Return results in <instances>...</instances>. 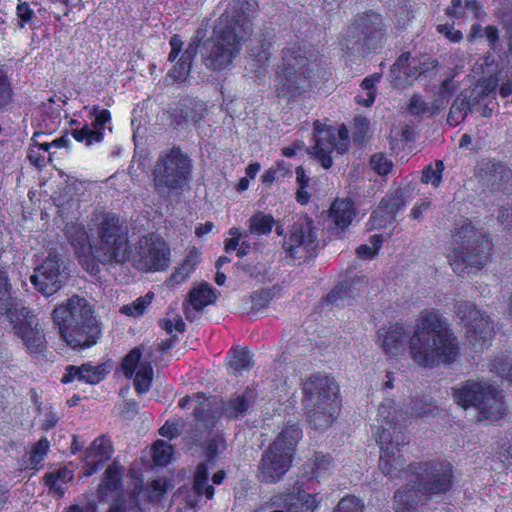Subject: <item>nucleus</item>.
Listing matches in <instances>:
<instances>
[{"mask_svg": "<svg viewBox=\"0 0 512 512\" xmlns=\"http://www.w3.org/2000/svg\"><path fill=\"white\" fill-rule=\"evenodd\" d=\"M377 335L389 358L399 359L408 351L412 361L423 368L450 364L459 354L456 336L447 319L436 310L422 311L413 332L404 324L396 323L379 329Z\"/></svg>", "mask_w": 512, "mask_h": 512, "instance_id": "obj_1", "label": "nucleus"}, {"mask_svg": "<svg viewBox=\"0 0 512 512\" xmlns=\"http://www.w3.org/2000/svg\"><path fill=\"white\" fill-rule=\"evenodd\" d=\"M454 483L455 468L448 460L412 461L407 465L405 484L394 492V510L418 512L419 507L447 495Z\"/></svg>", "mask_w": 512, "mask_h": 512, "instance_id": "obj_2", "label": "nucleus"}, {"mask_svg": "<svg viewBox=\"0 0 512 512\" xmlns=\"http://www.w3.org/2000/svg\"><path fill=\"white\" fill-rule=\"evenodd\" d=\"M252 9L253 3L235 0L220 16L212 36L204 43L203 63L208 69L224 70L238 56L252 31Z\"/></svg>", "mask_w": 512, "mask_h": 512, "instance_id": "obj_3", "label": "nucleus"}, {"mask_svg": "<svg viewBox=\"0 0 512 512\" xmlns=\"http://www.w3.org/2000/svg\"><path fill=\"white\" fill-rule=\"evenodd\" d=\"M410 411L395 408L392 400H385L379 405V416L385 421L386 427L378 428L375 441L380 448H400L410 444V436L403 430L409 417H434L438 413L437 406L424 398L412 399Z\"/></svg>", "mask_w": 512, "mask_h": 512, "instance_id": "obj_4", "label": "nucleus"}, {"mask_svg": "<svg viewBox=\"0 0 512 512\" xmlns=\"http://www.w3.org/2000/svg\"><path fill=\"white\" fill-rule=\"evenodd\" d=\"M315 58L301 45L293 43L282 50V62L275 78V92L288 101L302 95L310 88Z\"/></svg>", "mask_w": 512, "mask_h": 512, "instance_id": "obj_5", "label": "nucleus"}, {"mask_svg": "<svg viewBox=\"0 0 512 512\" xmlns=\"http://www.w3.org/2000/svg\"><path fill=\"white\" fill-rule=\"evenodd\" d=\"M304 406L310 426L325 430L339 414V387L334 378L313 374L303 384Z\"/></svg>", "mask_w": 512, "mask_h": 512, "instance_id": "obj_6", "label": "nucleus"}, {"mask_svg": "<svg viewBox=\"0 0 512 512\" xmlns=\"http://www.w3.org/2000/svg\"><path fill=\"white\" fill-rule=\"evenodd\" d=\"M453 397L464 408L475 407L479 421H497L506 412L502 392L485 381L468 380L461 387L453 388Z\"/></svg>", "mask_w": 512, "mask_h": 512, "instance_id": "obj_7", "label": "nucleus"}, {"mask_svg": "<svg viewBox=\"0 0 512 512\" xmlns=\"http://www.w3.org/2000/svg\"><path fill=\"white\" fill-rule=\"evenodd\" d=\"M92 221L97 227L99 245L96 258L101 263H124L129 260L128 228L114 213L97 212Z\"/></svg>", "mask_w": 512, "mask_h": 512, "instance_id": "obj_8", "label": "nucleus"}, {"mask_svg": "<svg viewBox=\"0 0 512 512\" xmlns=\"http://www.w3.org/2000/svg\"><path fill=\"white\" fill-rule=\"evenodd\" d=\"M384 38L383 21L375 12L363 13L348 25L342 34L341 43L346 52L364 56L376 49Z\"/></svg>", "mask_w": 512, "mask_h": 512, "instance_id": "obj_9", "label": "nucleus"}, {"mask_svg": "<svg viewBox=\"0 0 512 512\" xmlns=\"http://www.w3.org/2000/svg\"><path fill=\"white\" fill-rule=\"evenodd\" d=\"M192 171L191 160L179 148H173L159 157L154 169V187L161 196H169L182 189Z\"/></svg>", "mask_w": 512, "mask_h": 512, "instance_id": "obj_10", "label": "nucleus"}, {"mask_svg": "<svg viewBox=\"0 0 512 512\" xmlns=\"http://www.w3.org/2000/svg\"><path fill=\"white\" fill-rule=\"evenodd\" d=\"M318 229L307 215H301L292 224L283 241L286 257L302 262L314 257L320 247Z\"/></svg>", "mask_w": 512, "mask_h": 512, "instance_id": "obj_11", "label": "nucleus"}, {"mask_svg": "<svg viewBox=\"0 0 512 512\" xmlns=\"http://www.w3.org/2000/svg\"><path fill=\"white\" fill-rule=\"evenodd\" d=\"M455 314L465 328L466 338L472 346L482 347L494 337L493 321L474 302L458 301Z\"/></svg>", "mask_w": 512, "mask_h": 512, "instance_id": "obj_12", "label": "nucleus"}, {"mask_svg": "<svg viewBox=\"0 0 512 512\" xmlns=\"http://www.w3.org/2000/svg\"><path fill=\"white\" fill-rule=\"evenodd\" d=\"M6 315L28 353L43 355L47 349L45 335L32 312L24 306L16 305Z\"/></svg>", "mask_w": 512, "mask_h": 512, "instance_id": "obj_13", "label": "nucleus"}, {"mask_svg": "<svg viewBox=\"0 0 512 512\" xmlns=\"http://www.w3.org/2000/svg\"><path fill=\"white\" fill-rule=\"evenodd\" d=\"M315 145L308 149V153L316 158L323 168L329 169L332 164L330 154L334 149L343 154L348 150L349 136L345 126L339 129L327 127L319 121L314 122Z\"/></svg>", "mask_w": 512, "mask_h": 512, "instance_id": "obj_14", "label": "nucleus"}, {"mask_svg": "<svg viewBox=\"0 0 512 512\" xmlns=\"http://www.w3.org/2000/svg\"><path fill=\"white\" fill-rule=\"evenodd\" d=\"M135 249L134 265L141 271H162L170 264V249L158 235L142 236Z\"/></svg>", "mask_w": 512, "mask_h": 512, "instance_id": "obj_15", "label": "nucleus"}, {"mask_svg": "<svg viewBox=\"0 0 512 512\" xmlns=\"http://www.w3.org/2000/svg\"><path fill=\"white\" fill-rule=\"evenodd\" d=\"M491 250V242L484 239L481 242L458 246L448 254V261L453 271L464 276L472 270H481L488 262Z\"/></svg>", "mask_w": 512, "mask_h": 512, "instance_id": "obj_16", "label": "nucleus"}, {"mask_svg": "<svg viewBox=\"0 0 512 512\" xmlns=\"http://www.w3.org/2000/svg\"><path fill=\"white\" fill-rule=\"evenodd\" d=\"M66 279L67 274L63 263L56 253H49L42 265L35 268L34 274L30 277L31 283L46 297L58 292Z\"/></svg>", "mask_w": 512, "mask_h": 512, "instance_id": "obj_17", "label": "nucleus"}, {"mask_svg": "<svg viewBox=\"0 0 512 512\" xmlns=\"http://www.w3.org/2000/svg\"><path fill=\"white\" fill-rule=\"evenodd\" d=\"M143 347L132 349L123 359L121 367L126 378H133L135 390L139 394L150 390L153 381V367L151 364V353L142 356Z\"/></svg>", "mask_w": 512, "mask_h": 512, "instance_id": "obj_18", "label": "nucleus"}, {"mask_svg": "<svg viewBox=\"0 0 512 512\" xmlns=\"http://www.w3.org/2000/svg\"><path fill=\"white\" fill-rule=\"evenodd\" d=\"M52 315L59 331L69 325L73 326L88 322V320H96L88 301L77 295L69 298L66 303L55 307Z\"/></svg>", "mask_w": 512, "mask_h": 512, "instance_id": "obj_19", "label": "nucleus"}, {"mask_svg": "<svg viewBox=\"0 0 512 512\" xmlns=\"http://www.w3.org/2000/svg\"><path fill=\"white\" fill-rule=\"evenodd\" d=\"M206 113L205 103L193 98L181 99L169 109L171 125L179 131H185L191 126L198 125Z\"/></svg>", "mask_w": 512, "mask_h": 512, "instance_id": "obj_20", "label": "nucleus"}, {"mask_svg": "<svg viewBox=\"0 0 512 512\" xmlns=\"http://www.w3.org/2000/svg\"><path fill=\"white\" fill-rule=\"evenodd\" d=\"M292 455L288 450H266L259 465V478L265 483H276L288 471Z\"/></svg>", "mask_w": 512, "mask_h": 512, "instance_id": "obj_21", "label": "nucleus"}, {"mask_svg": "<svg viewBox=\"0 0 512 512\" xmlns=\"http://www.w3.org/2000/svg\"><path fill=\"white\" fill-rule=\"evenodd\" d=\"M193 400L196 402L193 409L194 417L197 421L203 422L205 428L208 429L205 436V448H224L227 444L222 433L218 429H212L215 415L211 411V401L203 393L195 394Z\"/></svg>", "mask_w": 512, "mask_h": 512, "instance_id": "obj_22", "label": "nucleus"}, {"mask_svg": "<svg viewBox=\"0 0 512 512\" xmlns=\"http://www.w3.org/2000/svg\"><path fill=\"white\" fill-rule=\"evenodd\" d=\"M63 340L73 349H85L95 345L101 335L97 320H88L77 325H69L59 331Z\"/></svg>", "mask_w": 512, "mask_h": 512, "instance_id": "obj_23", "label": "nucleus"}, {"mask_svg": "<svg viewBox=\"0 0 512 512\" xmlns=\"http://www.w3.org/2000/svg\"><path fill=\"white\" fill-rule=\"evenodd\" d=\"M406 206L404 192L397 189L394 193L386 195L380 202L376 210L373 211L370 222L375 228H381L387 222H392L398 211Z\"/></svg>", "mask_w": 512, "mask_h": 512, "instance_id": "obj_24", "label": "nucleus"}, {"mask_svg": "<svg viewBox=\"0 0 512 512\" xmlns=\"http://www.w3.org/2000/svg\"><path fill=\"white\" fill-rule=\"evenodd\" d=\"M356 216L354 204L348 199H336L328 211L330 230L338 237L350 226Z\"/></svg>", "mask_w": 512, "mask_h": 512, "instance_id": "obj_25", "label": "nucleus"}, {"mask_svg": "<svg viewBox=\"0 0 512 512\" xmlns=\"http://www.w3.org/2000/svg\"><path fill=\"white\" fill-rule=\"evenodd\" d=\"M121 477V468L116 463H113L106 469L104 477L97 489V494L101 501L107 502L112 500L114 503L120 498L125 499Z\"/></svg>", "mask_w": 512, "mask_h": 512, "instance_id": "obj_26", "label": "nucleus"}, {"mask_svg": "<svg viewBox=\"0 0 512 512\" xmlns=\"http://www.w3.org/2000/svg\"><path fill=\"white\" fill-rule=\"evenodd\" d=\"M105 364L94 366L90 363L81 366L68 365L65 368V374L62 377L63 383H70L75 380L86 384H97L107 375Z\"/></svg>", "mask_w": 512, "mask_h": 512, "instance_id": "obj_27", "label": "nucleus"}, {"mask_svg": "<svg viewBox=\"0 0 512 512\" xmlns=\"http://www.w3.org/2000/svg\"><path fill=\"white\" fill-rule=\"evenodd\" d=\"M256 398V391L247 387L243 392L235 394L227 401L222 402L220 413L228 419L244 417L248 410L254 405Z\"/></svg>", "mask_w": 512, "mask_h": 512, "instance_id": "obj_28", "label": "nucleus"}, {"mask_svg": "<svg viewBox=\"0 0 512 512\" xmlns=\"http://www.w3.org/2000/svg\"><path fill=\"white\" fill-rule=\"evenodd\" d=\"M111 120L110 112L106 109L100 110L92 122L91 126L85 125L81 129H74L71 132L72 137L78 142H86L90 146L101 142L104 135V125Z\"/></svg>", "mask_w": 512, "mask_h": 512, "instance_id": "obj_29", "label": "nucleus"}, {"mask_svg": "<svg viewBox=\"0 0 512 512\" xmlns=\"http://www.w3.org/2000/svg\"><path fill=\"white\" fill-rule=\"evenodd\" d=\"M406 459L400 450H383L379 459L380 470L389 478H404L406 476Z\"/></svg>", "mask_w": 512, "mask_h": 512, "instance_id": "obj_30", "label": "nucleus"}, {"mask_svg": "<svg viewBox=\"0 0 512 512\" xmlns=\"http://www.w3.org/2000/svg\"><path fill=\"white\" fill-rule=\"evenodd\" d=\"M331 465L332 460L329 454L314 452L302 466V478H306L307 481L318 479L326 474Z\"/></svg>", "mask_w": 512, "mask_h": 512, "instance_id": "obj_31", "label": "nucleus"}, {"mask_svg": "<svg viewBox=\"0 0 512 512\" xmlns=\"http://www.w3.org/2000/svg\"><path fill=\"white\" fill-rule=\"evenodd\" d=\"M65 235L77 254L84 255L90 252L89 236L82 224L77 222L67 223L65 226Z\"/></svg>", "mask_w": 512, "mask_h": 512, "instance_id": "obj_32", "label": "nucleus"}, {"mask_svg": "<svg viewBox=\"0 0 512 512\" xmlns=\"http://www.w3.org/2000/svg\"><path fill=\"white\" fill-rule=\"evenodd\" d=\"M454 240L459 246L475 244L489 239V237L477 229L471 222L464 220L459 224L453 234Z\"/></svg>", "mask_w": 512, "mask_h": 512, "instance_id": "obj_33", "label": "nucleus"}, {"mask_svg": "<svg viewBox=\"0 0 512 512\" xmlns=\"http://www.w3.org/2000/svg\"><path fill=\"white\" fill-rule=\"evenodd\" d=\"M302 438L301 428L296 424H288L278 433L270 448H295Z\"/></svg>", "mask_w": 512, "mask_h": 512, "instance_id": "obj_34", "label": "nucleus"}, {"mask_svg": "<svg viewBox=\"0 0 512 512\" xmlns=\"http://www.w3.org/2000/svg\"><path fill=\"white\" fill-rule=\"evenodd\" d=\"M200 261L198 251H190L179 267L175 269L169 279L171 285L180 284L185 281Z\"/></svg>", "mask_w": 512, "mask_h": 512, "instance_id": "obj_35", "label": "nucleus"}, {"mask_svg": "<svg viewBox=\"0 0 512 512\" xmlns=\"http://www.w3.org/2000/svg\"><path fill=\"white\" fill-rule=\"evenodd\" d=\"M216 299L213 289L207 283L200 284L189 293V302L195 311H200Z\"/></svg>", "mask_w": 512, "mask_h": 512, "instance_id": "obj_36", "label": "nucleus"}, {"mask_svg": "<svg viewBox=\"0 0 512 512\" xmlns=\"http://www.w3.org/2000/svg\"><path fill=\"white\" fill-rule=\"evenodd\" d=\"M470 110V102L465 91L460 92L454 99L450 108L447 123L451 126H456L461 123L468 111Z\"/></svg>", "mask_w": 512, "mask_h": 512, "instance_id": "obj_37", "label": "nucleus"}, {"mask_svg": "<svg viewBox=\"0 0 512 512\" xmlns=\"http://www.w3.org/2000/svg\"><path fill=\"white\" fill-rule=\"evenodd\" d=\"M270 47L271 43L265 39H260L255 45L251 46L249 56L252 62L255 63L251 70L258 72L261 68L267 66L270 60Z\"/></svg>", "mask_w": 512, "mask_h": 512, "instance_id": "obj_38", "label": "nucleus"}, {"mask_svg": "<svg viewBox=\"0 0 512 512\" xmlns=\"http://www.w3.org/2000/svg\"><path fill=\"white\" fill-rule=\"evenodd\" d=\"M228 366L230 371L235 375L250 370L253 366L250 352L246 348H236L232 350Z\"/></svg>", "mask_w": 512, "mask_h": 512, "instance_id": "obj_39", "label": "nucleus"}, {"mask_svg": "<svg viewBox=\"0 0 512 512\" xmlns=\"http://www.w3.org/2000/svg\"><path fill=\"white\" fill-rule=\"evenodd\" d=\"M11 289L7 267L0 264V314H6L15 307L12 304Z\"/></svg>", "mask_w": 512, "mask_h": 512, "instance_id": "obj_40", "label": "nucleus"}, {"mask_svg": "<svg viewBox=\"0 0 512 512\" xmlns=\"http://www.w3.org/2000/svg\"><path fill=\"white\" fill-rule=\"evenodd\" d=\"M208 482V467L206 463H201L197 466L194 474L193 488L198 495L205 494L207 499H212L214 495V487L207 485Z\"/></svg>", "mask_w": 512, "mask_h": 512, "instance_id": "obj_41", "label": "nucleus"}, {"mask_svg": "<svg viewBox=\"0 0 512 512\" xmlns=\"http://www.w3.org/2000/svg\"><path fill=\"white\" fill-rule=\"evenodd\" d=\"M274 218L272 215L263 212L255 213L249 220V230L252 234L266 235L273 228Z\"/></svg>", "mask_w": 512, "mask_h": 512, "instance_id": "obj_42", "label": "nucleus"}, {"mask_svg": "<svg viewBox=\"0 0 512 512\" xmlns=\"http://www.w3.org/2000/svg\"><path fill=\"white\" fill-rule=\"evenodd\" d=\"M154 298L153 292H148L146 295L137 298L131 304H127L121 307V313L132 316L139 317L144 314L147 307L152 303Z\"/></svg>", "mask_w": 512, "mask_h": 512, "instance_id": "obj_43", "label": "nucleus"}, {"mask_svg": "<svg viewBox=\"0 0 512 512\" xmlns=\"http://www.w3.org/2000/svg\"><path fill=\"white\" fill-rule=\"evenodd\" d=\"M110 457L107 450H93V453L87 456L84 474L91 476L96 473L99 469L103 468L104 463L110 459Z\"/></svg>", "mask_w": 512, "mask_h": 512, "instance_id": "obj_44", "label": "nucleus"}, {"mask_svg": "<svg viewBox=\"0 0 512 512\" xmlns=\"http://www.w3.org/2000/svg\"><path fill=\"white\" fill-rule=\"evenodd\" d=\"M444 165L441 160L435 161L434 164L427 165L422 171V182L425 184H432L434 187H438L442 180V172Z\"/></svg>", "mask_w": 512, "mask_h": 512, "instance_id": "obj_45", "label": "nucleus"}, {"mask_svg": "<svg viewBox=\"0 0 512 512\" xmlns=\"http://www.w3.org/2000/svg\"><path fill=\"white\" fill-rule=\"evenodd\" d=\"M379 79H380V75L373 74L369 77H366L362 81L361 87H362L363 91H366L367 98H363L362 95H357L356 96L357 103H359L360 105L366 106V107L373 104V102L375 100V84L379 81Z\"/></svg>", "mask_w": 512, "mask_h": 512, "instance_id": "obj_46", "label": "nucleus"}, {"mask_svg": "<svg viewBox=\"0 0 512 512\" xmlns=\"http://www.w3.org/2000/svg\"><path fill=\"white\" fill-rule=\"evenodd\" d=\"M490 370L512 384V360L509 357H496L491 364Z\"/></svg>", "mask_w": 512, "mask_h": 512, "instance_id": "obj_47", "label": "nucleus"}, {"mask_svg": "<svg viewBox=\"0 0 512 512\" xmlns=\"http://www.w3.org/2000/svg\"><path fill=\"white\" fill-rule=\"evenodd\" d=\"M352 293L353 286L348 283H342L331 290L326 300L333 305H345V301L352 297Z\"/></svg>", "mask_w": 512, "mask_h": 512, "instance_id": "obj_48", "label": "nucleus"}, {"mask_svg": "<svg viewBox=\"0 0 512 512\" xmlns=\"http://www.w3.org/2000/svg\"><path fill=\"white\" fill-rule=\"evenodd\" d=\"M362 500L354 495H347L340 499L332 512H363Z\"/></svg>", "mask_w": 512, "mask_h": 512, "instance_id": "obj_49", "label": "nucleus"}, {"mask_svg": "<svg viewBox=\"0 0 512 512\" xmlns=\"http://www.w3.org/2000/svg\"><path fill=\"white\" fill-rule=\"evenodd\" d=\"M12 87L7 73L0 68V111H3L12 101Z\"/></svg>", "mask_w": 512, "mask_h": 512, "instance_id": "obj_50", "label": "nucleus"}, {"mask_svg": "<svg viewBox=\"0 0 512 512\" xmlns=\"http://www.w3.org/2000/svg\"><path fill=\"white\" fill-rule=\"evenodd\" d=\"M185 423L181 418L167 420L165 424L159 429V434L169 440L178 437L183 429Z\"/></svg>", "mask_w": 512, "mask_h": 512, "instance_id": "obj_51", "label": "nucleus"}, {"mask_svg": "<svg viewBox=\"0 0 512 512\" xmlns=\"http://www.w3.org/2000/svg\"><path fill=\"white\" fill-rule=\"evenodd\" d=\"M191 66V63L180 57L166 77L172 78L176 82H184L190 74Z\"/></svg>", "mask_w": 512, "mask_h": 512, "instance_id": "obj_52", "label": "nucleus"}, {"mask_svg": "<svg viewBox=\"0 0 512 512\" xmlns=\"http://www.w3.org/2000/svg\"><path fill=\"white\" fill-rule=\"evenodd\" d=\"M370 166L377 174L384 176L390 173L393 163L384 154L376 153L370 159Z\"/></svg>", "mask_w": 512, "mask_h": 512, "instance_id": "obj_53", "label": "nucleus"}, {"mask_svg": "<svg viewBox=\"0 0 512 512\" xmlns=\"http://www.w3.org/2000/svg\"><path fill=\"white\" fill-rule=\"evenodd\" d=\"M296 485V499L302 502L307 510H315L319 505V501L316 499V495L306 493L303 489L304 483H302L300 486L299 482H297Z\"/></svg>", "mask_w": 512, "mask_h": 512, "instance_id": "obj_54", "label": "nucleus"}, {"mask_svg": "<svg viewBox=\"0 0 512 512\" xmlns=\"http://www.w3.org/2000/svg\"><path fill=\"white\" fill-rule=\"evenodd\" d=\"M147 490L150 500L158 501L167 491V480L164 478H157L149 484Z\"/></svg>", "mask_w": 512, "mask_h": 512, "instance_id": "obj_55", "label": "nucleus"}, {"mask_svg": "<svg viewBox=\"0 0 512 512\" xmlns=\"http://www.w3.org/2000/svg\"><path fill=\"white\" fill-rule=\"evenodd\" d=\"M251 310L259 311L266 307L271 301L272 296L268 290H260L251 295Z\"/></svg>", "mask_w": 512, "mask_h": 512, "instance_id": "obj_56", "label": "nucleus"}, {"mask_svg": "<svg viewBox=\"0 0 512 512\" xmlns=\"http://www.w3.org/2000/svg\"><path fill=\"white\" fill-rule=\"evenodd\" d=\"M409 111L413 115H429L430 116V106L429 103L425 102L422 97L419 95H413L410 104Z\"/></svg>", "mask_w": 512, "mask_h": 512, "instance_id": "obj_57", "label": "nucleus"}, {"mask_svg": "<svg viewBox=\"0 0 512 512\" xmlns=\"http://www.w3.org/2000/svg\"><path fill=\"white\" fill-rule=\"evenodd\" d=\"M466 11L463 0H451L450 5L446 8V14L457 20L465 18Z\"/></svg>", "mask_w": 512, "mask_h": 512, "instance_id": "obj_58", "label": "nucleus"}, {"mask_svg": "<svg viewBox=\"0 0 512 512\" xmlns=\"http://www.w3.org/2000/svg\"><path fill=\"white\" fill-rule=\"evenodd\" d=\"M16 14L19 19L18 26L23 28L26 23L30 22L34 16L33 10L26 2H20L16 7Z\"/></svg>", "mask_w": 512, "mask_h": 512, "instance_id": "obj_59", "label": "nucleus"}, {"mask_svg": "<svg viewBox=\"0 0 512 512\" xmlns=\"http://www.w3.org/2000/svg\"><path fill=\"white\" fill-rule=\"evenodd\" d=\"M161 327L169 334L173 332V330H176L180 333H183L185 331V323L182 320L181 317L177 316L175 319H163L160 322Z\"/></svg>", "mask_w": 512, "mask_h": 512, "instance_id": "obj_60", "label": "nucleus"}, {"mask_svg": "<svg viewBox=\"0 0 512 512\" xmlns=\"http://www.w3.org/2000/svg\"><path fill=\"white\" fill-rule=\"evenodd\" d=\"M42 428L45 430L53 428L59 421L60 415L52 407H45Z\"/></svg>", "mask_w": 512, "mask_h": 512, "instance_id": "obj_61", "label": "nucleus"}, {"mask_svg": "<svg viewBox=\"0 0 512 512\" xmlns=\"http://www.w3.org/2000/svg\"><path fill=\"white\" fill-rule=\"evenodd\" d=\"M46 451L47 450H31L30 453H26V455H29V462L25 464V468L38 470L41 467V462L46 455Z\"/></svg>", "mask_w": 512, "mask_h": 512, "instance_id": "obj_62", "label": "nucleus"}, {"mask_svg": "<svg viewBox=\"0 0 512 512\" xmlns=\"http://www.w3.org/2000/svg\"><path fill=\"white\" fill-rule=\"evenodd\" d=\"M437 31L440 34H443L445 37H447L452 42H458L463 37V34L460 30H456L453 27L449 26L448 24L438 25Z\"/></svg>", "mask_w": 512, "mask_h": 512, "instance_id": "obj_63", "label": "nucleus"}, {"mask_svg": "<svg viewBox=\"0 0 512 512\" xmlns=\"http://www.w3.org/2000/svg\"><path fill=\"white\" fill-rule=\"evenodd\" d=\"M27 157L30 163L37 168H42L46 164V157L36 149V145L29 148Z\"/></svg>", "mask_w": 512, "mask_h": 512, "instance_id": "obj_64", "label": "nucleus"}]
</instances>
